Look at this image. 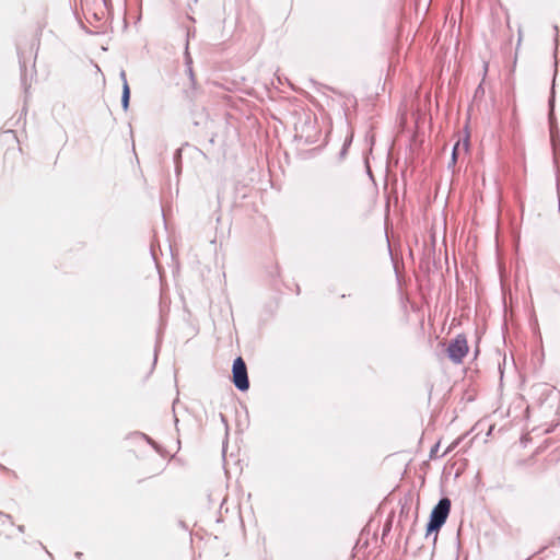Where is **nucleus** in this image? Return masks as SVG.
Wrapping results in <instances>:
<instances>
[{
  "label": "nucleus",
  "instance_id": "obj_4",
  "mask_svg": "<svg viewBox=\"0 0 560 560\" xmlns=\"http://www.w3.org/2000/svg\"><path fill=\"white\" fill-rule=\"evenodd\" d=\"M120 78L122 80L121 105H122L124 109L126 110L128 108V105H129L130 90H129V85H128V82H127V79H126L125 71L120 72Z\"/></svg>",
  "mask_w": 560,
  "mask_h": 560
},
{
  "label": "nucleus",
  "instance_id": "obj_1",
  "mask_svg": "<svg viewBox=\"0 0 560 560\" xmlns=\"http://www.w3.org/2000/svg\"><path fill=\"white\" fill-rule=\"evenodd\" d=\"M451 509V501L447 498H443L433 508L429 523L427 525V532L431 533L438 530L446 521Z\"/></svg>",
  "mask_w": 560,
  "mask_h": 560
},
{
  "label": "nucleus",
  "instance_id": "obj_2",
  "mask_svg": "<svg viewBox=\"0 0 560 560\" xmlns=\"http://www.w3.org/2000/svg\"><path fill=\"white\" fill-rule=\"evenodd\" d=\"M233 383L238 390H247L249 387L245 362L241 357L236 358L232 368Z\"/></svg>",
  "mask_w": 560,
  "mask_h": 560
},
{
  "label": "nucleus",
  "instance_id": "obj_7",
  "mask_svg": "<svg viewBox=\"0 0 560 560\" xmlns=\"http://www.w3.org/2000/svg\"><path fill=\"white\" fill-rule=\"evenodd\" d=\"M553 101L555 100H553V96H552L551 100H550V107H551V109L553 108Z\"/></svg>",
  "mask_w": 560,
  "mask_h": 560
},
{
  "label": "nucleus",
  "instance_id": "obj_5",
  "mask_svg": "<svg viewBox=\"0 0 560 560\" xmlns=\"http://www.w3.org/2000/svg\"><path fill=\"white\" fill-rule=\"evenodd\" d=\"M468 145H469L468 136H466L464 138L463 142L457 141V143L454 145L453 151H452V163H455L456 155H457V153L459 152L460 149L463 151H465V152L468 151Z\"/></svg>",
  "mask_w": 560,
  "mask_h": 560
},
{
  "label": "nucleus",
  "instance_id": "obj_8",
  "mask_svg": "<svg viewBox=\"0 0 560 560\" xmlns=\"http://www.w3.org/2000/svg\"><path fill=\"white\" fill-rule=\"evenodd\" d=\"M438 447H439V444L435 445V447L431 451V453L436 452Z\"/></svg>",
  "mask_w": 560,
  "mask_h": 560
},
{
  "label": "nucleus",
  "instance_id": "obj_6",
  "mask_svg": "<svg viewBox=\"0 0 560 560\" xmlns=\"http://www.w3.org/2000/svg\"><path fill=\"white\" fill-rule=\"evenodd\" d=\"M518 45L521 44V40H522V34H521V30L518 31Z\"/></svg>",
  "mask_w": 560,
  "mask_h": 560
},
{
  "label": "nucleus",
  "instance_id": "obj_3",
  "mask_svg": "<svg viewBox=\"0 0 560 560\" xmlns=\"http://www.w3.org/2000/svg\"><path fill=\"white\" fill-rule=\"evenodd\" d=\"M468 352L467 340L463 335H458L447 348L448 358L454 363H460Z\"/></svg>",
  "mask_w": 560,
  "mask_h": 560
}]
</instances>
